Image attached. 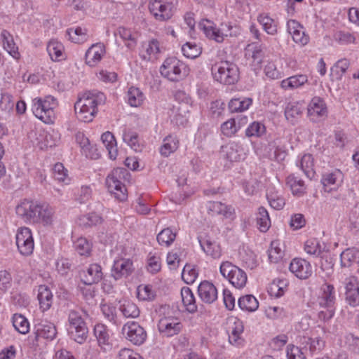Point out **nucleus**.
Returning <instances> with one entry per match:
<instances>
[{"label": "nucleus", "mask_w": 359, "mask_h": 359, "mask_svg": "<svg viewBox=\"0 0 359 359\" xmlns=\"http://www.w3.org/2000/svg\"><path fill=\"white\" fill-rule=\"evenodd\" d=\"M16 213L24 221L50 225L53 220V209L46 203L24 200L16 207Z\"/></svg>", "instance_id": "1"}, {"label": "nucleus", "mask_w": 359, "mask_h": 359, "mask_svg": "<svg viewBox=\"0 0 359 359\" xmlns=\"http://www.w3.org/2000/svg\"><path fill=\"white\" fill-rule=\"evenodd\" d=\"M106 97L97 90L86 92L74 104V110L78 119L90 122L97 112V107L104 103Z\"/></svg>", "instance_id": "2"}, {"label": "nucleus", "mask_w": 359, "mask_h": 359, "mask_svg": "<svg viewBox=\"0 0 359 359\" xmlns=\"http://www.w3.org/2000/svg\"><path fill=\"white\" fill-rule=\"evenodd\" d=\"M88 317V311L84 309L80 311L72 309L68 314L69 334L72 339L80 344L84 343L88 338V328L85 320Z\"/></svg>", "instance_id": "3"}, {"label": "nucleus", "mask_w": 359, "mask_h": 359, "mask_svg": "<svg viewBox=\"0 0 359 359\" xmlns=\"http://www.w3.org/2000/svg\"><path fill=\"white\" fill-rule=\"evenodd\" d=\"M129 175L128 171L123 168L114 169L106 178V186L108 191L119 201L127 198V190L123 181Z\"/></svg>", "instance_id": "4"}, {"label": "nucleus", "mask_w": 359, "mask_h": 359, "mask_svg": "<svg viewBox=\"0 0 359 359\" xmlns=\"http://www.w3.org/2000/svg\"><path fill=\"white\" fill-rule=\"evenodd\" d=\"M161 75L169 81L177 82L186 78L190 72L189 67L175 57L165 60L160 68Z\"/></svg>", "instance_id": "5"}, {"label": "nucleus", "mask_w": 359, "mask_h": 359, "mask_svg": "<svg viewBox=\"0 0 359 359\" xmlns=\"http://www.w3.org/2000/svg\"><path fill=\"white\" fill-rule=\"evenodd\" d=\"M32 110L36 118L44 122L50 123L54 118V109L58 106L55 97L47 95L44 99L35 98L32 101Z\"/></svg>", "instance_id": "6"}, {"label": "nucleus", "mask_w": 359, "mask_h": 359, "mask_svg": "<svg viewBox=\"0 0 359 359\" xmlns=\"http://www.w3.org/2000/svg\"><path fill=\"white\" fill-rule=\"evenodd\" d=\"M212 74L215 81L225 85L234 84L239 79L237 65L228 61L215 64L212 67Z\"/></svg>", "instance_id": "7"}, {"label": "nucleus", "mask_w": 359, "mask_h": 359, "mask_svg": "<svg viewBox=\"0 0 359 359\" xmlns=\"http://www.w3.org/2000/svg\"><path fill=\"white\" fill-rule=\"evenodd\" d=\"M221 274L236 288H243L247 283L246 273L230 262H223L220 266Z\"/></svg>", "instance_id": "8"}, {"label": "nucleus", "mask_w": 359, "mask_h": 359, "mask_svg": "<svg viewBox=\"0 0 359 359\" xmlns=\"http://www.w3.org/2000/svg\"><path fill=\"white\" fill-rule=\"evenodd\" d=\"M176 2L177 0H154L149 3V8L156 20L165 21L172 16Z\"/></svg>", "instance_id": "9"}, {"label": "nucleus", "mask_w": 359, "mask_h": 359, "mask_svg": "<svg viewBox=\"0 0 359 359\" xmlns=\"http://www.w3.org/2000/svg\"><path fill=\"white\" fill-rule=\"evenodd\" d=\"M122 334L134 345L142 344L147 337L144 327L135 321L128 322L122 328Z\"/></svg>", "instance_id": "10"}, {"label": "nucleus", "mask_w": 359, "mask_h": 359, "mask_svg": "<svg viewBox=\"0 0 359 359\" xmlns=\"http://www.w3.org/2000/svg\"><path fill=\"white\" fill-rule=\"evenodd\" d=\"M182 329V324L178 318L163 316L158 323V330L164 337H170L178 334Z\"/></svg>", "instance_id": "11"}, {"label": "nucleus", "mask_w": 359, "mask_h": 359, "mask_svg": "<svg viewBox=\"0 0 359 359\" xmlns=\"http://www.w3.org/2000/svg\"><path fill=\"white\" fill-rule=\"evenodd\" d=\"M208 25L201 24L204 34L210 39L218 43L224 41V38L231 35V27L226 23H222L219 27H214L209 20H206Z\"/></svg>", "instance_id": "12"}, {"label": "nucleus", "mask_w": 359, "mask_h": 359, "mask_svg": "<svg viewBox=\"0 0 359 359\" xmlns=\"http://www.w3.org/2000/svg\"><path fill=\"white\" fill-rule=\"evenodd\" d=\"M16 245L22 255H30L34 250V241L29 228L23 227L19 229L16 234Z\"/></svg>", "instance_id": "13"}, {"label": "nucleus", "mask_w": 359, "mask_h": 359, "mask_svg": "<svg viewBox=\"0 0 359 359\" xmlns=\"http://www.w3.org/2000/svg\"><path fill=\"white\" fill-rule=\"evenodd\" d=\"M346 300L349 305L356 306L359 305V283L357 278L351 276L345 280Z\"/></svg>", "instance_id": "14"}, {"label": "nucleus", "mask_w": 359, "mask_h": 359, "mask_svg": "<svg viewBox=\"0 0 359 359\" xmlns=\"http://www.w3.org/2000/svg\"><path fill=\"white\" fill-rule=\"evenodd\" d=\"M336 293L334 287L329 283H324L320 288L318 302L320 307H334Z\"/></svg>", "instance_id": "15"}, {"label": "nucleus", "mask_w": 359, "mask_h": 359, "mask_svg": "<svg viewBox=\"0 0 359 359\" xmlns=\"http://www.w3.org/2000/svg\"><path fill=\"white\" fill-rule=\"evenodd\" d=\"M289 269L292 273L300 279H306L312 274L311 265L304 259H293Z\"/></svg>", "instance_id": "16"}, {"label": "nucleus", "mask_w": 359, "mask_h": 359, "mask_svg": "<svg viewBox=\"0 0 359 359\" xmlns=\"http://www.w3.org/2000/svg\"><path fill=\"white\" fill-rule=\"evenodd\" d=\"M308 116L313 122H318L321 118L327 116V111L325 104L320 97L312 99L308 107Z\"/></svg>", "instance_id": "17"}, {"label": "nucleus", "mask_w": 359, "mask_h": 359, "mask_svg": "<svg viewBox=\"0 0 359 359\" xmlns=\"http://www.w3.org/2000/svg\"><path fill=\"white\" fill-rule=\"evenodd\" d=\"M133 271V262L128 259H121L114 261L111 276L116 280L123 277H127Z\"/></svg>", "instance_id": "18"}, {"label": "nucleus", "mask_w": 359, "mask_h": 359, "mask_svg": "<svg viewBox=\"0 0 359 359\" xmlns=\"http://www.w3.org/2000/svg\"><path fill=\"white\" fill-rule=\"evenodd\" d=\"M81 281L87 285L97 283L102 279L103 273L102 267L97 264H93L89 266L86 271L81 273Z\"/></svg>", "instance_id": "19"}, {"label": "nucleus", "mask_w": 359, "mask_h": 359, "mask_svg": "<svg viewBox=\"0 0 359 359\" xmlns=\"http://www.w3.org/2000/svg\"><path fill=\"white\" fill-rule=\"evenodd\" d=\"M202 250L207 255L214 259L220 257L222 250L220 245L208 236L198 237Z\"/></svg>", "instance_id": "20"}, {"label": "nucleus", "mask_w": 359, "mask_h": 359, "mask_svg": "<svg viewBox=\"0 0 359 359\" xmlns=\"http://www.w3.org/2000/svg\"><path fill=\"white\" fill-rule=\"evenodd\" d=\"M198 293L201 299L206 304H212L217 299V290L209 281L205 280L198 287Z\"/></svg>", "instance_id": "21"}, {"label": "nucleus", "mask_w": 359, "mask_h": 359, "mask_svg": "<svg viewBox=\"0 0 359 359\" xmlns=\"http://www.w3.org/2000/svg\"><path fill=\"white\" fill-rule=\"evenodd\" d=\"M287 29L292 35L293 41L302 46L307 44L309 41V37L305 34L302 25L296 20H290L287 22Z\"/></svg>", "instance_id": "22"}, {"label": "nucleus", "mask_w": 359, "mask_h": 359, "mask_svg": "<svg viewBox=\"0 0 359 359\" xmlns=\"http://www.w3.org/2000/svg\"><path fill=\"white\" fill-rule=\"evenodd\" d=\"M105 53L104 46L101 43L92 45L86 53V62L90 67H95Z\"/></svg>", "instance_id": "23"}, {"label": "nucleus", "mask_w": 359, "mask_h": 359, "mask_svg": "<svg viewBox=\"0 0 359 359\" xmlns=\"http://www.w3.org/2000/svg\"><path fill=\"white\" fill-rule=\"evenodd\" d=\"M36 340L39 337L53 340L57 335V330L55 325L50 322H42L35 327Z\"/></svg>", "instance_id": "24"}, {"label": "nucleus", "mask_w": 359, "mask_h": 359, "mask_svg": "<svg viewBox=\"0 0 359 359\" xmlns=\"http://www.w3.org/2000/svg\"><path fill=\"white\" fill-rule=\"evenodd\" d=\"M76 141L80 145L86 157L90 158H97L99 157L97 149L90 144L89 140L83 133L80 132L77 133L76 134Z\"/></svg>", "instance_id": "25"}, {"label": "nucleus", "mask_w": 359, "mask_h": 359, "mask_svg": "<svg viewBox=\"0 0 359 359\" xmlns=\"http://www.w3.org/2000/svg\"><path fill=\"white\" fill-rule=\"evenodd\" d=\"M207 210L209 214L212 215H222L226 217L231 216L234 209L231 206L226 205L221 202L214 201L208 202Z\"/></svg>", "instance_id": "26"}, {"label": "nucleus", "mask_w": 359, "mask_h": 359, "mask_svg": "<svg viewBox=\"0 0 359 359\" xmlns=\"http://www.w3.org/2000/svg\"><path fill=\"white\" fill-rule=\"evenodd\" d=\"M94 334L97 338L99 346L106 351L110 348L109 336L107 327L103 324H97L94 327Z\"/></svg>", "instance_id": "27"}, {"label": "nucleus", "mask_w": 359, "mask_h": 359, "mask_svg": "<svg viewBox=\"0 0 359 359\" xmlns=\"http://www.w3.org/2000/svg\"><path fill=\"white\" fill-rule=\"evenodd\" d=\"M101 140L109 152V158L113 160L116 159L118 154V149L114 135L109 131L105 132L102 135Z\"/></svg>", "instance_id": "28"}, {"label": "nucleus", "mask_w": 359, "mask_h": 359, "mask_svg": "<svg viewBox=\"0 0 359 359\" xmlns=\"http://www.w3.org/2000/svg\"><path fill=\"white\" fill-rule=\"evenodd\" d=\"M1 39L4 48L14 58L19 57L18 48L16 46L13 38L7 30H3L1 33Z\"/></svg>", "instance_id": "29"}, {"label": "nucleus", "mask_w": 359, "mask_h": 359, "mask_svg": "<svg viewBox=\"0 0 359 359\" xmlns=\"http://www.w3.org/2000/svg\"><path fill=\"white\" fill-rule=\"evenodd\" d=\"M37 298L43 311H47L50 308L53 302V294L46 286H39Z\"/></svg>", "instance_id": "30"}, {"label": "nucleus", "mask_w": 359, "mask_h": 359, "mask_svg": "<svg viewBox=\"0 0 359 359\" xmlns=\"http://www.w3.org/2000/svg\"><path fill=\"white\" fill-rule=\"evenodd\" d=\"M222 152L230 161H238L241 158V149L236 142H230L223 146Z\"/></svg>", "instance_id": "31"}, {"label": "nucleus", "mask_w": 359, "mask_h": 359, "mask_svg": "<svg viewBox=\"0 0 359 359\" xmlns=\"http://www.w3.org/2000/svg\"><path fill=\"white\" fill-rule=\"evenodd\" d=\"M308 81L307 76L305 74H298L290 76L281 81L280 86L285 89L297 88Z\"/></svg>", "instance_id": "32"}, {"label": "nucleus", "mask_w": 359, "mask_h": 359, "mask_svg": "<svg viewBox=\"0 0 359 359\" xmlns=\"http://www.w3.org/2000/svg\"><path fill=\"white\" fill-rule=\"evenodd\" d=\"M179 147V141L175 136L168 135L164 140L160 149L162 156L168 157L170 154L175 151Z\"/></svg>", "instance_id": "33"}, {"label": "nucleus", "mask_w": 359, "mask_h": 359, "mask_svg": "<svg viewBox=\"0 0 359 359\" xmlns=\"http://www.w3.org/2000/svg\"><path fill=\"white\" fill-rule=\"evenodd\" d=\"M181 296L184 306L187 311L194 313L197 310L195 297L189 287H183L181 290Z\"/></svg>", "instance_id": "34"}, {"label": "nucleus", "mask_w": 359, "mask_h": 359, "mask_svg": "<svg viewBox=\"0 0 359 359\" xmlns=\"http://www.w3.org/2000/svg\"><path fill=\"white\" fill-rule=\"evenodd\" d=\"M238 306L244 311L252 312L259 307L257 299L252 294H247L238 299Z\"/></svg>", "instance_id": "35"}, {"label": "nucleus", "mask_w": 359, "mask_h": 359, "mask_svg": "<svg viewBox=\"0 0 359 359\" xmlns=\"http://www.w3.org/2000/svg\"><path fill=\"white\" fill-rule=\"evenodd\" d=\"M251 98H233L229 103V108L231 112H241L249 108L252 104Z\"/></svg>", "instance_id": "36"}, {"label": "nucleus", "mask_w": 359, "mask_h": 359, "mask_svg": "<svg viewBox=\"0 0 359 359\" xmlns=\"http://www.w3.org/2000/svg\"><path fill=\"white\" fill-rule=\"evenodd\" d=\"M119 310L125 318H135L140 313L137 306L130 301H124L123 304H121Z\"/></svg>", "instance_id": "37"}, {"label": "nucleus", "mask_w": 359, "mask_h": 359, "mask_svg": "<svg viewBox=\"0 0 359 359\" xmlns=\"http://www.w3.org/2000/svg\"><path fill=\"white\" fill-rule=\"evenodd\" d=\"M343 175L339 170H334L331 172H326L323 175L321 183L324 187L338 184L342 181Z\"/></svg>", "instance_id": "38"}, {"label": "nucleus", "mask_w": 359, "mask_h": 359, "mask_svg": "<svg viewBox=\"0 0 359 359\" xmlns=\"http://www.w3.org/2000/svg\"><path fill=\"white\" fill-rule=\"evenodd\" d=\"M257 224L262 232H266L271 226V220L269 212L264 207H259L257 214Z\"/></svg>", "instance_id": "39"}, {"label": "nucleus", "mask_w": 359, "mask_h": 359, "mask_svg": "<svg viewBox=\"0 0 359 359\" xmlns=\"http://www.w3.org/2000/svg\"><path fill=\"white\" fill-rule=\"evenodd\" d=\"M298 165L309 178L311 179L314 176V161L311 154L304 155Z\"/></svg>", "instance_id": "40"}, {"label": "nucleus", "mask_w": 359, "mask_h": 359, "mask_svg": "<svg viewBox=\"0 0 359 359\" xmlns=\"http://www.w3.org/2000/svg\"><path fill=\"white\" fill-rule=\"evenodd\" d=\"M118 34L120 37L125 41V45L129 48L133 49L137 44L136 34L133 33L130 29L125 27H119Z\"/></svg>", "instance_id": "41"}, {"label": "nucleus", "mask_w": 359, "mask_h": 359, "mask_svg": "<svg viewBox=\"0 0 359 359\" xmlns=\"http://www.w3.org/2000/svg\"><path fill=\"white\" fill-rule=\"evenodd\" d=\"M246 55L250 56L253 62L257 65H260L263 61L265 52L261 46H250L249 45L245 50Z\"/></svg>", "instance_id": "42"}, {"label": "nucleus", "mask_w": 359, "mask_h": 359, "mask_svg": "<svg viewBox=\"0 0 359 359\" xmlns=\"http://www.w3.org/2000/svg\"><path fill=\"white\" fill-rule=\"evenodd\" d=\"M287 184L294 195H301L304 192L305 185L303 180L294 175H290L287 178Z\"/></svg>", "instance_id": "43"}, {"label": "nucleus", "mask_w": 359, "mask_h": 359, "mask_svg": "<svg viewBox=\"0 0 359 359\" xmlns=\"http://www.w3.org/2000/svg\"><path fill=\"white\" fill-rule=\"evenodd\" d=\"M302 114V107L297 102H290L285 107V116L287 121L294 123Z\"/></svg>", "instance_id": "44"}, {"label": "nucleus", "mask_w": 359, "mask_h": 359, "mask_svg": "<svg viewBox=\"0 0 359 359\" xmlns=\"http://www.w3.org/2000/svg\"><path fill=\"white\" fill-rule=\"evenodd\" d=\"M144 97L141 90L135 87H131L128 91V102L131 107H139L143 101Z\"/></svg>", "instance_id": "45"}, {"label": "nucleus", "mask_w": 359, "mask_h": 359, "mask_svg": "<svg viewBox=\"0 0 359 359\" xmlns=\"http://www.w3.org/2000/svg\"><path fill=\"white\" fill-rule=\"evenodd\" d=\"M64 46L55 40H51L47 45V51L53 60H60L62 56Z\"/></svg>", "instance_id": "46"}, {"label": "nucleus", "mask_w": 359, "mask_h": 359, "mask_svg": "<svg viewBox=\"0 0 359 359\" xmlns=\"http://www.w3.org/2000/svg\"><path fill=\"white\" fill-rule=\"evenodd\" d=\"M69 39L76 43L85 41L87 39V29L81 27L75 29L69 28L67 30Z\"/></svg>", "instance_id": "47"}, {"label": "nucleus", "mask_w": 359, "mask_h": 359, "mask_svg": "<svg viewBox=\"0 0 359 359\" xmlns=\"http://www.w3.org/2000/svg\"><path fill=\"white\" fill-rule=\"evenodd\" d=\"M13 325L15 329L21 334H26L29 330V323L28 320L21 314L15 313L13 315Z\"/></svg>", "instance_id": "48"}, {"label": "nucleus", "mask_w": 359, "mask_h": 359, "mask_svg": "<svg viewBox=\"0 0 359 359\" xmlns=\"http://www.w3.org/2000/svg\"><path fill=\"white\" fill-rule=\"evenodd\" d=\"M257 20L267 34L273 35L277 32V25L276 22L268 15L261 14L258 16Z\"/></svg>", "instance_id": "49"}, {"label": "nucleus", "mask_w": 359, "mask_h": 359, "mask_svg": "<svg viewBox=\"0 0 359 359\" xmlns=\"http://www.w3.org/2000/svg\"><path fill=\"white\" fill-rule=\"evenodd\" d=\"M176 233L170 228L163 229L156 237L157 241L161 245L169 246L175 241Z\"/></svg>", "instance_id": "50"}, {"label": "nucleus", "mask_w": 359, "mask_h": 359, "mask_svg": "<svg viewBox=\"0 0 359 359\" xmlns=\"http://www.w3.org/2000/svg\"><path fill=\"white\" fill-rule=\"evenodd\" d=\"M356 252L355 248H348L343 251L340 255L341 266L349 267L353 263H355Z\"/></svg>", "instance_id": "51"}, {"label": "nucleus", "mask_w": 359, "mask_h": 359, "mask_svg": "<svg viewBox=\"0 0 359 359\" xmlns=\"http://www.w3.org/2000/svg\"><path fill=\"white\" fill-rule=\"evenodd\" d=\"M269 259L271 262H278L284 255V251L280 248L277 241H272L271 248L268 250Z\"/></svg>", "instance_id": "52"}, {"label": "nucleus", "mask_w": 359, "mask_h": 359, "mask_svg": "<svg viewBox=\"0 0 359 359\" xmlns=\"http://www.w3.org/2000/svg\"><path fill=\"white\" fill-rule=\"evenodd\" d=\"M183 55L191 59L198 57L201 53V48L195 43L187 42L182 47Z\"/></svg>", "instance_id": "53"}, {"label": "nucleus", "mask_w": 359, "mask_h": 359, "mask_svg": "<svg viewBox=\"0 0 359 359\" xmlns=\"http://www.w3.org/2000/svg\"><path fill=\"white\" fill-rule=\"evenodd\" d=\"M102 222V217L95 212H90L79 218V224L85 226L100 224Z\"/></svg>", "instance_id": "54"}, {"label": "nucleus", "mask_w": 359, "mask_h": 359, "mask_svg": "<svg viewBox=\"0 0 359 359\" xmlns=\"http://www.w3.org/2000/svg\"><path fill=\"white\" fill-rule=\"evenodd\" d=\"M266 132V128L264 124L260 122H252L246 129V136L259 137L263 135Z\"/></svg>", "instance_id": "55"}, {"label": "nucleus", "mask_w": 359, "mask_h": 359, "mask_svg": "<svg viewBox=\"0 0 359 359\" xmlns=\"http://www.w3.org/2000/svg\"><path fill=\"white\" fill-rule=\"evenodd\" d=\"M302 344H305V348H309L311 352L320 351L324 346V341L320 337L311 338L304 337Z\"/></svg>", "instance_id": "56"}, {"label": "nucleus", "mask_w": 359, "mask_h": 359, "mask_svg": "<svg viewBox=\"0 0 359 359\" xmlns=\"http://www.w3.org/2000/svg\"><path fill=\"white\" fill-rule=\"evenodd\" d=\"M156 297L155 292L149 285H140L137 287V298L143 301H151Z\"/></svg>", "instance_id": "57"}, {"label": "nucleus", "mask_w": 359, "mask_h": 359, "mask_svg": "<svg viewBox=\"0 0 359 359\" xmlns=\"http://www.w3.org/2000/svg\"><path fill=\"white\" fill-rule=\"evenodd\" d=\"M100 309L104 317L111 322L116 323L117 317L116 307L111 303H102Z\"/></svg>", "instance_id": "58"}, {"label": "nucleus", "mask_w": 359, "mask_h": 359, "mask_svg": "<svg viewBox=\"0 0 359 359\" xmlns=\"http://www.w3.org/2000/svg\"><path fill=\"white\" fill-rule=\"evenodd\" d=\"M304 250L309 255L318 257L322 252V248L318 241L316 239H310L306 241Z\"/></svg>", "instance_id": "59"}, {"label": "nucleus", "mask_w": 359, "mask_h": 359, "mask_svg": "<svg viewBox=\"0 0 359 359\" xmlns=\"http://www.w3.org/2000/svg\"><path fill=\"white\" fill-rule=\"evenodd\" d=\"M160 53L159 42L156 39H151L146 46V55H142L145 60H150L152 56Z\"/></svg>", "instance_id": "60"}, {"label": "nucleus", "mask_w": 359, "mask_h": 359, "mask_svg": "<svg viewBox=\"0 0 359 359\" xmlns=\"http://www.w3.org/2000/svg\"><path fill=\"white\" fill-rule=\"evenodd\" d=\"M198 276L196 270L191 265L186 264L182 272V278L187 284L193 283Z\"/></svg>", "instance_id": "61"}, {"label": "nucleus", "mask_w": 359, "mask_h": 359, "mask_svg": "<svg viewBox=\"0 0 359 359\" xmlns=\"http://www.w3.org/2000/svg\"><path fill=\"white\" fill-rule=\"evenodd\" d=\"M349 61L346 58H343L339 60L332 67L331 70L337 75V79H341L349 67Z\"/></svg>", "instance_id": "62"}, {"label": "nucleus", "mask_w": 359, "mask_h": 359, "mask_svg": "<svg viewBox=\"0 0 359 359\" xmlns=\"http://www.w3.org/2000/svg\"><path fill=\"white\" fill-rule=\"evenodd\" d=\"M123 140L127 143L131 149L135 151L140 150V146L138 143V136L134 132H124L123 134Z\"/></svg>", "instance_id": "63"}, {"label": "nucleus", "mask_w": 359, "mask_h": 359, "mask_svg": "<svg viewBox=\"0 0 359 359\" xmlns=\"http://www.w3.org/2000/svg\"><path fill=\"white\" fill-rule=\"evenodd\" d=\"M75 250L80 255H88L91 245L85 238H79L75 243Z\"/></svg>", "instance_id": "64"}]
</instances>
